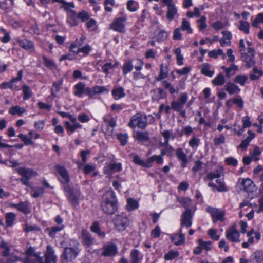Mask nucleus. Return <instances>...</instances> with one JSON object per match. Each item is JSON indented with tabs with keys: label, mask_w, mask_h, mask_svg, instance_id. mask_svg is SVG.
<instances>
[{
	"label": "nucleus",
	"mask_w": 263,
	"mask_h": 263,
	"mask_svg": "<svg viewBox=\"0 0 263 263\" xmlns=\"http://www.w3.org/2000/svg\"><path fill=\"white\" fill-rule=\"evenodd\" d=\"M192 217L193 215L191 213V210L185 211L181 216L180 228L182 229L183 227H185L187 228L190 227L192 224Z\"/></svg>",
	"instance_id": "f8f14e48"
},
{
	"label": "nucleus",
	"mask_w": 263,
	"mask_h": 263,
	"mask_svg": "<svg viewBox=\"0 0 263 263\" xmlns=\"http://www.w3.org/2000/svg\"><path fill=\"white\" fill-rule=\"evenodd\" d=\"M15 40L19 44V46L24 49L30 52H33L35 50L34 44L31 41L26 39L21 40L19 38H15Z\"/></svg>",
	"instance_id": "a211bd4d"
},
{
	"label": "nucleus",
	"mask_w": 263,
	"mask_h": 263,
	"mask_svg": "<svg viewBox=\"0 0 263 263\" xmlns=\"http://www.w3.org/2000/svg\"><path fill=\"white\" fill-rule=\"evenodd\" d=\"M67 23L70 26L78 25L79 21L76 12L73 10H70L67 14Z\"/></svg>",
	"instance_id": "aec40b11"
},
{
	"label": "nucleus",
	"mask_w": 263,
	"mask_h": 263,
	"mask_svg": "<svg viewBox=\"0 0 263 263\" xmlns=\"http://www.w3.org/2000/svg\"><path fill=\"white\" fill-rule=\"evenodd\" d=\"M133 68V65L131 61H129L124 63L122 67L123 73L126 74L130 72Z\"/></svg>",
	"instance_id": "09e8293b"
},
{
	"label": "nucleus",
	"mask_w": 263,
	"mask_h": 263,
	"mask_svg": "<svg viewBox=\"0 0 263 263\" xmlns=\"http://www.w3.org/2000/svg\"><path fill=\"white\" fill-rule=\"evenodd\" d=\"M125 20L126 19L123 17L115 19L110 24V29L120 33H124L126 31L124 25Z\"/></svg>",
	"instance_id": "9b49d317"
},
{
	"label": "nucleus",
	"mask_w": 263,
	"mask_h": 263,
	"mask_svg": "<svg viewBox=\"0 0 263 263\" xmlns=\"http://www.w3.org/2000/svg\"><path fill=\"white\" fill-rule=\"evenodd\" d=\"M102 250L103 252L101 255L105 257L114 256L118 253V248L114 243L104 245Z\"/></svg>",
	"instance_id": "9d476101"
},
{
	"label": "nucleus",
	"mask_w": 263,
	"mask_h": 263,
	"mask_svg": "<svg viewBox=\"0 0 263 263\" xmlns=\"http://www.w3.org/2000/svg\"><path fill=\"white\" fill-rule=\"evenodd\" d=\"M179 253L178 251H174L173 250H170L168 251L167 253L164 255V258L165 260H172L177 257L179 256Z\"/></svg>",
	"instance_id": "de8ad7c7"
},
{
	"label": "nucleus",
	"mask_w": 263,
	"mask_h": 263,
	"mask_svg": "<svg viewBox=\"0 0 263 263\" xmlns=\"http://www.w3.org/2000/svg\"><path fill=\"white\" fill-rule=\"evenodd\" d=\"M92 48L90 46L87 45L84 47L78 48L79 53H82L84 56H86L89 54L90 51L91 50Z\"/></svg>",
	"instance_id": "e2e57ef3"
},
{
	"label": "nucleus",
	"mask_w": 263,
	"mask_h": 263,
	"mask_svg": "<svg viewBox=\"0 0 263 263\" xmlns=\"http://www.w3.org/2000/svg\"><path fill=\"white\" fill-rule=\"evenodd\" d=\"M138 207V202L133 199L129 198L127 200V205L126 206V209L128 211H132L134 209H137Z\"/></svg>",
	"instance_id": "49530a36"
},
{
	"label": "nucleus",
	"mask_w": 263,
	"mask_h": 263,
	"mask_svg": "<svg viewBox=\"0 0 263 263\" xmlns=\"http://www.w3.org/2000/svg\"><path fill=\"white\" fill-rule=\"evenodd\" d=\"M127 134H118L117 136V139L120 142V144L122 146L126 144L127 142Z\"/></svg>",
	"instance_id": "4d7b16f0"
},
{
	"label": "nucleus",
	"mask_w": 263,
	"mask_h": 263,
	"mask_svg": "<svg viewBox=\"0 0 263 263\" xmlns=\"http://www.w3.org/2000/svg\"><path fill=\"white\" fill-rule=\"evenodd\" d=\"M152 100L153 101H158L163 98V96L165 95L164 90L161 88H158L153 89L151 91Z\"/></svg>",
	"instance_id": "393cba45"
},
{
	"label": "nucleus",
	"mask_w": 263,
	"mask_h": 263,
	"mask_svg": "<svg viewBox=\"0 0 263 263\" xmlns=\"http://www.w3.org/2000/svg\"><path fill=\"white\" fill-rule=\"evenodd\" d=\"M177 157L181 161V166L183 168L186 167L188 162L186 155L183 152L181 148H178L176 153Z\"/></svg>",
	"instance_id": "b1692460"
},
{
	"label": "nucleus",
	"mask_w": 263,
	"mask_h": 263,
	"mask_svg": "<svg viewBox=\"0 0 263 263\" xmlns=\"http://www.w3.org/2000/svg\"><path fill=\"white\" fill-rule=\"evenodd\" d=\"M78 20L80 19L83 22H85L89 18V15L86 11H82L77 14Z\"/></svg>",
	"instance_id": "13d9d810"
},
{
	"label": "nucleus",
	"mask_w": 263,
	"mask_h": 263,
	"mask_svg": "<svg viewBox=\"0 0 263 263\" xmlns=\"http://www.w3.org/2000/svg\"><path fill=\"white\" fill-rule=\"evenodd\" d=\"M162 83L166 89H169V92L172 95L174 93L178 92L179 89L176 90L173 87L171 86V83L167 81H163Z\"/></svg>",
	"instance_id": "052dcab7"
},
{
	"label": "nucleus",
	"mask_w": 263,
	"mask_h": 263,
	"mask_svg": "<svg viewBox=\"0 0 263 263\" xmlns=\"http://www.w3.org/2000/svg\"><path fill=\"white\" fill-rule=\"evenodd\" d=\"M225 90L231 95L237 93L240 91L239 87L234 83L228 82L224 86Z\"/></svg>",
	"instance_id": "c85d7f7f"
},
{
	"label": "nucleus",
	"mask_w": 263,
	"mask_h": 263,
	"mask_svg": "<svg viewBox=\"0 0 263 263\" xmlns=\"http://www.w3.org/2000/svg\"><path fill=\"white\" fill-rule=\"evenodd\" d=\"M172 241L176 246H180L184 244L185 241V237L184 234L182 233V230L180 228L178 234H172L170 236Z\"/></svg>",
	"instance_id": "dca6fc26"
},
{
	"label": "nucleus",
	"mask_w": 263,
	"mask_h": 263,
	"mask_svg": "<svg viewBox=\"0 0 263 263\" xmlns=\"http://www.w3.org/2000/svg\"><path fill=\"white\" fill-rule=\"evenodd\" d=\"M217 230L211 229L208 231V235L210 238L215 240H218L219 239L220 236L216 235Z\"/></svg>",
	"instance_id": "774afa93"
},
{
	"label": "nucleus",
	"mask_w": 263,
	"mask_h": 263,
	"mask_svg": "<svg viewBox=\"0 0 263 263\" xmlns=\"http://www.w3.org/2000/svg\"><path fill=\"white\" fill-rule=\"evenodd\" d=\"M147 124V118L146 115L137 113L132 117L128 125L132 128H135L137 126L139 128L144 129Z\"/></svg>",
	"instance_id": "7ed1b4c3"
},
{
	"label": "nucleus",
	"mask_w": 263,
	"mask_h": 263,
	"mask_svg": "<svg viewBox=\"0 0 263 263\" xmlns=\"http://www.w3.org/2000/svg\"><path fill=\"white\" fill-rule=\"evenodd\" d=\"M91 91L92 93V97L95 94L101 93L105 91L107 92L108 90L104 86H96L93 88H91Z\"/></svg>",
	"instance_id": "603ef678"
},
{
	"label": "nucleus",
	"mask_w": 263,
	"mask_h": 263,
	"mask_svg": "<svg viewBox=\"0 0 263 263\" xmlns=\"http://www.w3.org/2000/svg\"><path fill=\"white\" fill-rule=\"evenodd\" d=\"M262 75L263 72L261 70H258L256 67L254 66L252 73L250 74V79L252 81L257 80Z\"/></svg>",
	"instance_id": "37998d69"
},
{
	"label": "nucleus",
	"mask_w": 263,
	"mask_h": 263,
	"mask_svg": "<svg viewBox=\"0 0 263 263\" xmlns=\"http://www.w3.org/2000/svg\"><path fill=\"white\" fill-rule=\"evenodd\" d=\"M199 143L200 139L196 138V137H194L191 138L189 142V145L192 148H197L199 146Z\"/></svg>",
	"instance_id": "69168bd1"
},
{
	"label": "nucleus",
	"mask_w": 263,
	"mask_h": 263,
	"mask_svg": "<svg viewBox=\"0 0 263 263\" xmlns=\"http://www.w3.org/2000/svg\"><path fill=\"white\" fill-rule=\"evenodd\" d=\"M177 9L173 4H168L166 12V17L170 21L174 18L175 15L177 14Z\"/></svg>",
	"instance_id": "7c9ffc66"
},
{
	"label": "nucleus",
	"mask_w": 263,
	"mask_h": 263,
	"mask_svg": "<svg viewBox=\"0 0 263 263\" xmlns=\"http://www.w3.org/2000/svg\"><path fill=\"white\" fill-rule=\"evenodd\" d=\"M18 210L24 214H27L30 212V209L27 202H21L19 203Z\"/></svg>",
	"instance_id": "79ce46f5"
},
{
	"label": "nucleus",
	"mask_w": 263,
	"mask_h": 263,
	"mask_svg": "<svg viewBox=\"0 0 263 263\" xmlns=\"http://www.w3.org/2000/svg\"><path fill=\"white\" fill-rule=\"evenodd\" d=\"M133 162L137 165L145 167L147 168L151 167L152 166L151 164H149L148 162V159L146 161H144L140 159V158L138 155H135L134 157Z\"/></svg>",
	"instance_id": "c9c22d12"
},
{
	"label": "nucleus",
	"mask_w": 263,
	"mask_h": 263,
	"mask_svg": "<svg viewBox=\"0 0 263 263\" xmlns=\"http://www.w3.org/2000/svg\"><path fill=\"white\" fill-rule=\"evenodd\" d=\"M45 260L47 262H53L57 263V256L54 254L53 248L50 245H48L46 248V252L45 254Z\"/></svg>",
	"instance_id": "6ab92c4d"
},
{
	"label": "nucleus",
	"mask_w": 263,
	"mask_h": 263,
	"mask_svg": "<svg viewBox=\"0 0 263 263\" xmlns=\"http://www.w3.org/2000/svg\"><path fill=\"white\" fill-rule=\"evenodd\" d=\"M134 137L141 142H147L149 139L148 133L146 131H137Z\"/></svg>",
	"instance_id": "cd10ccee"
},
{
	"label": "nucleus",
	"mask_w": 263,
	"mask_h": 263,
	"mask_svg": "<svg viewBox=\"0 0 263 263\" xmlns=\"http://www.w3.org/2000/svg\"><path fill=\"white\" fill-rule=\"evenodd\" d=\"M16 215L12 212L8 213L6 214V224L7 227H11L15 219Z\"/></svg>",
	"instance_id": "ea45409f"
},
{
	"label": "nucleus",
	"mask_w": 263,
	"mask_h": 263,
	"mask_svg": "<svg viewBox=\"0 0 263 263\" xmlns=\"http://www.w3.org/2000/svg\"><path fill=\"white\" fill-rule=\"evenodd\" d=\"M240 25L239 29L243 31L245 34L249 33L250 24L247 21H239Z\"/></svg>",
	"instance_id": "a18cd8bd"
},
{
	"label": "nucleus",
	"mask_w": 263,
	"mask_h": 263,
	"mask_svg": "<svg viewBox=\"0 0 263 263\" xmlns=\"http://www.w3.org/2000/svg\"><path fill=\"white\" fill-rule=\"evenodd\" d=\"M198 242L201 247L202 249H205L206 250H210L211 249L210 246L212 243L211 241H204L202 239H199L198 240Z\"/></svg>",
	"instance_id": "0e129e2a"
},
{
	"label": "nucleus",
	"mask_w": 263,
	"mask_h": 263,
	"mask_svg": "<svg viewBox=\"0 0 263 263\" xmlns=\"http://www.w3.org/2000/svg\"><path fill=\"white\" fill-rule=\"evenodd\" d=\"M158 32L155 36L156 41L157 42H163L165 41L168 36V33L166 31L161 30H158Z\"/></svg>",
	"instance_id": "e433bc0d"
},
{
	"label": "nucleus",
	"mask_w": 263,
	"mask_h": 263,
	"mask_svg": "<svg viewBox=\"0 0 263 263\" xmlns=\"http://www.w3.org/2000/svg\"><path fill=\"white\" fill-rule=\"evenodd\" d=\"M75 91L74 95L78 97H82L83 93L89 96L90 98L92 97L91 88L86 87L85 85L82 82H79L74 86Z\"/></svg>",
	"instance_id": "1a4fd4ad"
},
{
	"label": "nucleus",
	"mask_w": 263,
	"mask_h": 263,
	"mask_svg": "<svg viewBox=\"0 0 263 263\" xmlns=\"http://www.w3.org/2000/svg\"><path fill=\"white\" fill-rule=\"evenodd\" d=\"M239 44V47L242 48L240 50V51L241 52V60L246 63L245 67L247 68H250L252 66L255 64V61L254 60L255 50L252 47H249L248 48V53L244 52H242L245 48L244 41L242 39L240 40Z\"/></svg>",
	"instance_id": "f03ea898"
},
{
	"label": "nucleus",
	"mask_w": 263,
	"mask_h": 263,
	"mask_svg": "<svg viewBox=\"0 0 263 263\" xmlns=\"http://www.w3.org/2000/svg\"><path fill=\"white\" fill-rule=\"evenodd\" d=\"M168 76V70L167 68H164L163 67V65L162 64L161 65V67L160 69V72L159 76L156 78V80L157 81H161L163 79H164L167 77Z\"/></svg>",
	"instance_id": "58836bf2"
},
{
	"label": "nucleus",
	"mask_w": 263,
	"mask_h": 263,
	"mask_svg": "<svg viewBox=\"0 0 263 263\" xmlns=\"http://www.w3.org/2000/svg\"><path fill=\"white\" fill-rule=\"evenodd\" d=\"M81 237L82 243L84 246L89 247L94 243V238L87 230L83 229L82 230Z\"/></svg>",
	"instance_id": "4468645a"
},
{
	"label": "nucleus",
	"mask_w": 263,
	"mask_h": 263,
	"mask_svg": "<svg viewBox=\"0 0 263 263\" xmlns=\"http://www.w3.org/2000/svg\"><path fill=\"white\" fill-rule=\"evenodd\" d=\"M34 251L33 247H30L27 250V257L25 259V263H36V261L40 256V254L35 252Z\"/></svg>",
	"instance_id": "f3484780"
},
{
	"label": "nucleus",
	"mask_w": 263,
	"mask_h": 263,
	"mask_svg": "<svg viewBox=\"0 0 263 263\" xmlns=\"http://www.w3.org/2000/svg\"><path fill=\"white\" fill-rule=\"evenodd\" d=\"M102 199V210L107 214H114L118 209L117 199L115 192L112 190L106 191L103 194Z\"/></svg>",
	"instance_id": "f257e3e1"
},
{
	"label": "nucleus",
	"mask_w": 263,
	"mask_h": 263,
	"mask_svg": "<svg viewBox=\"0 0 263 263\" xmlns=\"http://www.w3.org/2000/svg\"><path fill=\"white\" fill-rule=\"evenodd\" d=\"M139 8L138 3L134 0H129L127 3V8L130 12H135Z\"/></svg>",
	"instance_id": "c03bdc74"
},
{
	"label": "nucleus",
	"mask_w": 263,
	"mask_h": 263,
	"mask_svg": "<svg viewBox=\"0 0 263 263\" xmlns=\"http://www.w3.org/2000/svg\"><path fill=\"white\" fill-rule=\"evenodd\" d=\"M63 83V80H60L58 82H54L53 83L51 88V95L53 97H56L57 94L60 90L61 86Z\"/></svg>",
	"instance_id": "4c0bfd02"
},
{
	"label": "nucleus",
	"mask_w": 263,
	"mask_h": 263,
	"mask_svg": "<svg viewBox=\"0 0 263 263\" xmlns=\"http://www.w3.org/2000/svg\"><path fill=\"white\" fill-rule=\"evenodd\" d=\"M207 211L211 215L214 223L218 221H223L225 215L224 211H219L217 209L214 208H209L207 209Z\"/></svg>",
	"instance_id": "ddd939ff"
},
{
	"label": "nucleus",
	"mask_w": 263,
	"mask_h": 263,
	"mask_svg": "<svg viewBox=\"0 0 263 263\" xmlns=\"http://www.w3.org/2000/svg\"><path fill=\"white\" fill-rule=\"evenodd\" d=\"M247 79L248 77L246 76L238 75L235 77L234 81L235 83H239L241 85L243 86Z\"/></svg>",
	"instance_id": "680f3d73"
},
{
	"label": "nucleus",
	"mask_w": 263,
	"mask_h": 263,
	"mask_svg": "<svg viewBox=\"0 0 263 263\" xmlns=\"http://www.w3.org/2000/svg\"><path fill=\"white\" fill-rule=\"evenodd\" d=\"M220 177V171L217 170L215 172H208L204 179L205 181L213 180L214 179L219 178Z\"/></svg>",
	"instance_id": "72a5a7b5"
},
{
	"label": "nucleus",
	"mask_w": 263,
	"mask_h": 263,
	"mask_svg": "<svg viewBox=\"0 0 263 263\" xmlns=\"http://www.w3.org/2000/svg\"><path fill=\"white\" fill-rule=\"evenodd\" d=\"M241 184L246 192L251 193L254 191L255 184L251 179L248 178L241 179Z\"/></svg>",
	"instance_id": "5701e85b"
},
{
	"label": "nucleus",
	"mask_w": 263,
	"mask_h": 263,
	"mask_svg": "<svg viewBox=\"0 0 263 263\" xmlns=\"http://www.w3.org/2000/svg\"><path fill=\"white\" fill-rule=\"evenodd\" d=\"M23 92V99L27 100L31 97L32 92L29 86L26 84H24L22 86Z\"/></svg>",
	"instance_id": "3c124183"
},
{
	"label": "nucleus",
	"mask_w": 263,
	"mask_h": 263,
	"mask_svg": "<svg viewBox=\"0 0 263 263\" xmlns=\"http://www.w3.org/2000/svg\"><path fill=\"white\" fill-rule=\"evenodd\" d=\"M210 65L209 63H205L202 65L201 72L202 74L206 76L212 77L214 74V70H210Z\"/></svg>",
	"instance_id": "473e14b6"
},
{
	"label": "nucleus",
	"mask_w": 263,
	"mask_h": 263,
	"mask_svg": "<svg viewBox=\"0 0 263 263\" xmlns=\"http://www.w3.org/2000/svg\"><path fill=\"white\" fill-rule=\"evenodd\" d=\"M111 94L115 100L124 98L126 95L124 92V89L122 87L114 88L111 91Z\"/></svg>",
	"instance_id": "c756f323"
},
{
	"label": "nucleus",
	"mask_w": 263,
	"mask_h": 263,
	"mask_svg": "<svg viewBox=\"0 0 263 263\" xmlns=\"http://www.w3.org/2000/svg\"><path fill=\"white\" fill-rule=\"evenodd\" d=\"M20 175L24 178L31 179L33 176L36 175V172L32 170L21 167L16 170Z\"/></svg>",
	"instance_id": "412c9836"
},
{
	"label": "nucleus",
	"mask_w": 263,
	"mask_h": 263,
	"mask_svg": "<svg viewBox=\"0 0 263 263\" xmlns=\"http://www.w3.org/2000/svg\"><path fill=\"white\" fill-rule=\"evenodd\" d=\"M226 80L223 75L219 73L215 79L212 80V83L215 86H222L225 83Z\"/></svg>",
	"instance_id": "a19ab883"
},
{
	"label": "nucleus",
	"mask_w": 263,
	"mask_h": 263,
	"mask_svg": "<svg viewBox=\"0 0 263 263\" xmlns=\"http://www.w3.org/2000/svg\"><path fill=\"white\" fill-rule=\"evenodd\" d=\"M180 203L186 209L185 211L191 210L190 206L192 200L187 198H182L179 200Z\"/></svg>",
	"instance_id": "5fc2aeb1"
},
{
	"label": "nucleus",
	"mask_w": 263,
	"mask_h": 263,
	"mask_svg": "<svg viewBox=\"0 0 263 263\" xmlns=\"http://www.w3.org/2000/svg\"><path fill=\"white\" fill-rule=\"evenodd\" d=\"M65 228V226H55L51 227H47L45 232H47L49 236L52 238H55L57 234L63 230Z\"/></svg>",
	"instance_id": "4be33fe9"
},
{
	"label": "nucleus",
	"mask_w": 263,
	"mask_h": 263,
	"mask_svg": "<svg viewBox=\"0 0 263 263\" xmlns=\"http://www.w3.org/2000/svg\"><path fill=\"white\" fill-rule=\"evenodd\" d=\"M163 156L160 154V155H153V156L148 158V162L149 164H151V163L153 161H156L158 164H161L163 163Z\"/></svg>",
	"instance_id": "8fccbe9b"
},
{
	"label": "nucleus",
	"mask_w": 263,
	"mask_h": 263,
	"mask_svg": "<svg viewBox=\"0 0 263 263\" xmlns=\"http://www.w3.org/2000/svg\"><path fill=\"white\" fill-rule=\"evenodd\" d=\"M139 252L137 249L133 250L130 253L131 263H138Z\"/></svg>",
	"instance_id": "6e6d98bb"
},
{
	"label": "nucleus",
	"mask_w": 263,
	"mask_h": 263,
	"mask_svg": "<svg viewBox=\"0 0 263 263\" xmlns=\"http://www.w3.org/2000/svg\"><path fill=\"white\" fill-rule=\"evenodd\" d=\"M26 111V110L25 108L17 105L12 106L9 109V113L12 115H18L21 116Z\"/></svg>",
	"instance_id": "2f4dec72"
},
{
	"label": "nucleus",
	"mask_w": 263,
	"mask_h": 263,
	"mask_svg": "<svg viewBox=\"0 0 263 263\" xmlns=\"http://www.w3.org/2000/svg\"><path fill=\"white\" fill-rule=\"evenodd\" d=\"M78 248L66 247L61 255V257L67 261H71L74 260L79 253Z\"/></svg>",
	"instance_id": "423d86ee"
},
{
	"label": "nucleus",
	"mask_w": 263,
	"mask_h": 263,
	"mask_svg": "<svg viewBox=\"0 0 263 263\" xmlns=\"http://www.w3.org/2000/svg\"><path fill=\"white\" fill-rule=\"evenodd\" d=\"M64 192L68 194L67 198L73 206H76L79 204L78 200L80 198L81 192L78 187H71L69 185H65L63 187Z\"/></svg>",
	"instance_id": "20e7f679"
},
{
	"label": "nucleus",
	"mask_w": 263,
	"mask_h": 263,
	"mask_svg": "<svg viewBox=\"0 0 263 263\" xmlns=\"http://www.w3.org/2000/svg\"><path fill=\"white\" fill-rule=\"evenodd\" d=\"M42 58L43 61V64L46 68L50 70L56 68L57 65L53 60L48 59L45 55L43 56Z\"/></svg>",
	"instance_id": "f704fd0d"
},
{
	"label": "nucleus",
	"mask_w": 263,
	"mask_h": 263,
	"mask_svg": "<svg viewBox=\"0 0 263 263\" xmlns=\"http://www.w3.org/2000/svg\"><path fill=\"white\" fill-rule=\"evenodd\" d=\"M55 168L60 175L58 180L63 185V187L65 185H69L70 178L67 170L64 166L60 165H57Z\"/></svg>",
	"instance_id": "0eeeda50"
},
{
	"label": "nucleus",
	"mask_w": 263,
	"mask_h": 263,
	"mask_svg": "<svg viewBox=\"0 0 263 263\" xmlns=\"http://www.w3.org/2000/svg\"><path fill=\"white\" fill-rule=\"evenodd\" d=\"M250 261L251 263H263V252L256 251L251 256Z\"/></svg>",
	"instance_id": "bb28decb"
},
{
	"label": "nucleus",
	"mask_w": 263,
	"mask_h": 263,
	"mask_svg": "<svg viewBox=\"0 0 263 263\" xmlns=\"http://www.w3.org/2000/svg\"><path fill=\"white\" fill-rule=\"evenodd\" d=\"M187 99L188 95L187 93H181L180 97L177 101H173L171 102L172 109L177 112L178 111H180L181 109H183L184 104L187 101Z\"/></svg>",
	"instance_id": "6e6552de"
},
{
	"label": "nucleus",
	"mask_w": 263,
	"mask_h": 263,
	"mask_svg": "<svg viewBox=\"0 0 263 263\" xmlns=\"http://www.w3.org/2000/svg\"><path fill=\"white\" fill-rule=\"evenodd\" d=\"M90 230L91 232L97 234L101 238H104L105 237V233L101 230L99 222L98 221H95L91 226Z\"/></svg>",
	"instance_id": "a878e982"
},
{
	"label": "nucleus",
	"mask_w": 263,
	"mask_h": 263,
	"mask_svg": "<svg viewBox=\"0 0 263 263\" xmlns=\"http://www.w3.org/2000/svg\"><path fill=\"white\" fill-rule=\"evenodd\" d=\"M18 137L23 141L24 143L26 145H29L33 144V142L31 139L32 137L28 138L26 135L20 134Z\"/></svg>",
	"instance_id": "bf43d9fd"
},
{
	"label": "nucleus",
	"mask_w": 263,
	"mask_h": 263,
	"mask_svg": "<svg viewBox=\"0 0 263 263\" xmlns=\"http://www.w3.org/2000/svg\"><path fill=\"white\" fill-rule=\"evenodd\" d=\"M114 226L117 230L123 231L128 226L129 220L127 216L117 215L114 220Z\"/></svg>",
	"instance_id": "39448f33"
},
{
	"label": "nucleus",
	"mask_w": 263,
	"mask_h": 263,
	"mask_svg": "<svg viewBox=\"0 0 263 263\" xmlns=\"http://www.w3.org/2000/svg\"><path fill=\"white\" fill-rule=\"evenodd\" d=\"M181 29L183 31H186L188 33H192V29L190 27V23L185 18H183L182 21Z\"/></svg>",
	"instance_id": "864d4df0"
},
{
	"label": "nucleus",
	"mask_w": 263,
	"mask_h": 263,
	"mask_svg": "<svg viewBox=\"0 0 263 263\" xmlns=\"http://www.w3.org/2000/svg\"><path fill=\"white\" fill-rule=\"evenodd\" d=\"M240 234L238 231L236 229L235 226H231L228 230L226 231V238L232 242H239V239Z\"/></svg>",
	"instance_id": "2eb2a0df"
},
{
	"label": "nucleus",
	"mask_w": 263,
	"mask_h": 263,
	"mask_svg": "<svg viewBox=\"0 0 263 263\" xmlns=\"http://www.w3.org/2000/svg\"><path fill=\"white\" fill-rule=\"evenodd\" d=\"M222 54L223 50L221 49H219L217 50H214L209 52V56L214 59H217L219 55H222Z\"/></svg>",
	"instance_id": "338daca9"
}]
</instances>
